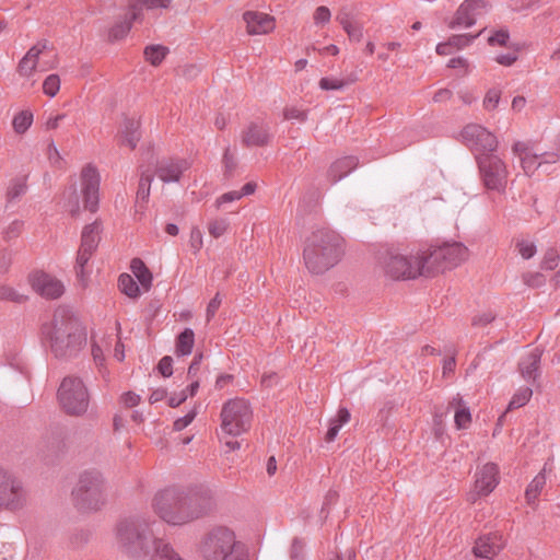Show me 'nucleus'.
<instances>
[{"label":"nucleus","instance_id":"603ef678","mask_svg":"<svg viewBox=\"0 0 560 560\" xmlns=\"http://www.w3.org/2000/svg\"><path fill=\"white\" fill-rule=\"evenodd\" d=\"M523 281L529 288H540L546 283V278L540 272H526L523 275Z\"/></svg>","mask_w":560,"mask_h":560},{"label":"nucleus","instance_id":"bf43d9fd","mask_svg":"<svg viewBox=\"0 0 560 560\" xmlns=\"http://www.w3.org/2000/svg\"><path fill=\"white\" fill-rule=\"evenodd\" d=\"M197 416V409H191L188 413H186L184 417H180L174 421L173 428L175 431H182L185 428H187L196 418Z\"/></svg>","mask_w":560,"mask_h":560},{"label":"nucleus","instance_id":"6ab92c4d","mask_svg":"<svg viewBox=\"0 0 560 560\" xmlns=\"http://www.w3.org/2000/svg\"><path fill=\"white\" fill-rule=\"evenodd\" d=\"M241 139L243 145L247 148L266 147L270 143L272 135L268 124L253 121L242 131Z\"/></svg>","mask_w":560,"mask_h":560},{"label":"nucleus","instance_id":"ddd939ff","mask_svg":"<svg viewBox=\"0 0 560 560\" xmlns=\"http://www.w3.org/2000/svg\"><path fill=\"white\" fill-rule=\"evenodd\" d=\"M462 136L466 145L474 152L477 161L483 154H495L498 140L495 136L485 127L477 124L467 125Z\"/></svg>","mask_w":560,"mask_h":560},{"label":"nucleus","instance_id":"a18cd8bd","mask_svg":"<svg viewBox=\"0 0 560 560\" xmlns=\"http://www.w3.org/2000/svg\"><path fill=\"white\" fill-rule=\"evenodd\" d=\"M132 21L133 20L131 19V11L129 10L128 20H126L124 22H119L116 25H114L109 32V38L113 40H118V39L124 38L130 31Z\"/></svg>","mask_w":560,"mask_h":560},{"label":"nucleus","instance_id":"2f4dec72","mask_svg":"<svg viewBox=\"0 0 560 560\" xmlns=\"http://www.w3.org/2000/svg\"><path fill=\"white\" fill-rule=\"evenodd\" d=\"M130 269L140 284L148 291L152 284V273L140 258H133Z\"/></svg>","mask_w":560,"mask_h":560},{"label":"nucleus","instance_id":"2eb2a0df","mask_svg":"<svg viewBox=\"0 0 560 560\" xmlns=\"http://www.w3.org/2000/svg\"><path fill=\"white\" fill-rule=\"evenodd\" d=\"M28 282L37 294L47 300L59 299L65 293L63 283L57 278L43 271L31 273Z\"/></svg>","mask_w":560,"mask_h":560},{"label":"nucleus","instance_id":"4d7b16f0","mask_svg":"<svg viewBox=\"0 0 560 560\" xmlns=\"http://www.w3.org/2000/svg\"><path fill=\"white\" fill-rule=\"evenodd\" d=\"M347 84L345 80L334 78H322L319 81V88L326 91L342 90Z\"/></svg>","mask_w":560,"mask_h":560},{"label":"nucleus","instance_id":"69168bd1","mask_svg":"<svg viewBox=\"0 0 560 560\" xmlns=\"http://www.w3.org/2000/svg\"><path fill=\"white\" fill-rule=\"evenodd\" d=\"M221 303H222V299L220 296V293H217L214 295V298L210 300V302H209V304L207 306V311H206L207 322H210L214 317V315H215L217 311L219 310Z\"/></svg>","mask_w":560,"mask_h":560},{"label":"nucleus","instance_id":"9d476101","mask_svg":"<svg viewBox=\"0 0 560 560\" xmlns=\"http://www.w3.org/2000/svg\"><path fill=\"white\" fill-rule=\"evenodd\" d=\"M468 248L458 242L445 243L431 250H424L425 264L429 265L428 275L452 269L467 260Z\"/></svg>","mask_w":560,"mask_h":560},{"label":"nucleus","instance_id":"052dcab7","mask_svg":"<svg viewBox=\"0 0 560 560\" xmlns=\"http://www.w3.org/2000/svg\"><path fill=\"white\" fill-rule=\"evenodd\" d=\"M330 18H331L330 10L325 5L318 7L315 10L314 15H313V19H314V22L316 25H324V24L328 23L330 21Z\"/></svg>","mask_w":560,"mask_h":560},{"label":"nucleus","instance_id":"5fc2aeb1","mask_svg":"<svg viewBox=\"0 0 560 560\" xmlns=\"http://www.w3.org/2000/svg\"><path fill=\"white\" fill-rule=\"evenodd\" d=\"M47 158L54 167L61 168L63 166V158L52 141L48 144Z\"/></svg>","mask_w":560,"mask_h":560},{"label":"nucleus","instance_id":"e433bc0d","mask_svg":"<svg viewBox=\"0 0 560 560\" xmlns=\"http://www.w3.org/2000/svg\"><path fill=\"white\" fill-rule=\"evenodd\" d=\"M120 291L129 298L136 299L140 295V289L133 278L128 273H122L118 278Z\"/></svg>","mask_w":560,"mask_h":560},{"label":"nucleus","instance_id":"5701e85b","mask_svg":"<svg viewBox=\"0 0 560 560\" xmlns=\"http://www.w3.org/2000/svg\"><path fill=\"white\" fill-rule=\"evenodd\" d=\"M512 151L520 159L521 166L526 175L532 176L540 168L538 153L534 152L528 143L516 141Z\"/></svg>","mask_w":560,"mask_h":560},{"label":"nucleus","instance_id":"3c124183","mask_svg":"<svg viewBox=\"0 0 560 560\" xmlns=\"http://www.w3.org/2000/svg\"><path fill=\"white\" fill-rule=\"evenodd\" d=\"M222 163L224 167V174L226 176H231L237 166V162L234 153L231 152L230 147L224 150Z\"/></svg>","mask_w":560,"mask_h":560},{"label":"nucleus","instance_id":"f3484780","mask_svg":"<svg viewBox=\"0 0 560 560\" xmlns=\"http://www.w3.org/2000/svg\"><path fill=\"white\" fill-rule=\"evenodd\" d=\"M189 168L190 162L187 159L165 158L156 163L155 174L164 184L178 183Z\"/></svg>","mask_w":560,"mask_h":560},{"label":"nucleus","instance_id":"20e7f679","mask_svg":"<svg viewBox=\"0 0 560 560\" xmlns=\"http://www.w3.org/2000/svg\"><path fill=\"white\" fill-rule=\"evenodd\" d=\"M342 254V237L328 228H320L306 238L303 258L312 273L322 275L337 265Z\"/></svg>","mask_w":560,"mask_h":560},{"label":"nucleus","instance_id":"393cba45","mask_svg":"<svg viewBox=\"0 0 560 560\" xmlns=\"http://www.w3.org/2000/svg\"><path fill=\"white\" fill-rule=\"evenodd\" d=\"M358 163L359 161L355 156H345L336 160L328 171V177L330 182L336 184L341 180L357 168Z\"/></svg>","mask_w":560,"mask_h":560},{"label":"nucleus","instance_id":"13d9d810","mask_svg":"<svg viewBox=\"0 0 560 560\" xmlns=\"http://www.w3.org/2000/svg\"><path fill=\"white\" fill-rule=\"evenodd\" d=\"M189 245L194 253H198L203 246V235L199 228L195 226L190 231Z\"/></svg>","mask_w":560,"mask_h":560},{"label":"nucleus","instance_id":"1a4fd4ad","mask_svg":"<svg viewBox=\"0 0 560 560\" xmlns=\"http://www.w3.org/2000/svg\"><path fill=\"white\" fill-rule=\"evenodd\" d=\"M62 410L70 416H82L88 411L90 395L83 381L77 376H66L57 392Z\"/></svg>","mask_w":560,"mask_h":560},{"label":"nucleus","instance_id":"8fccbe9b","mask_svg":"<svg viewBox=\"0 0 560 560\" xmlns=\"http://www.w3.org/2000/svg\"><path fill=\"white\" fill-rule=\"evenodd\" d=\"M516 249L524 259H529L536 254V245L529 240H518L516 242Z\"/></svg>","mask_w":560,"mask_h":560},{"label":"nucleus","instance_id":"6e6552de","mask_svg":"<svg viewBox=\"0 0 560 560\" xmlns=\"http://www.w3.org/2000/svg\"><path fill=\"white\" fill-rule=\"evenodd\" d=\"M220 418L222 432L231 436H238L249 430L253 411L247 400L233 398L223 404Z\"/></svg>","mask_w":560,"mask_h":560},{"label":"nucleus","instance_id":"c9c22d12","mask_svg":"<svg viewBox=\"0 0 560 560\" xmlns=\"http://www.w3.org/2000/svg\"><path fill=\"white\" fill-rule=\"evenodd\" d=\"M27 190L26 177L13 178L7 189L8 202H14L20 199Z\"/></svg>","mask_w":560,"mask_h":560},{"label":"nucleus","instance_id":"4468645a","mask_svg":"<svg viewBox=\"0 0 560 560\" xmlns=\"http://www.w3.org/2000/svg\"><path fill=\"white\" fill-rule=\"evenodd\" d=\"M100 173L95 166L88 164L81 172V186L84 201V208L91 212H96L100 201Z\"/></svg>","mask_w":560,"mask_h":560},{"label":"nucleus","instance_id":"09e8293b","mask_svg":"<svg viewBox=\"0 0 560 560\" xmlns=\"http://www.w3.org/2000/svg\"><path fill=\"white\" fill-rule=\"evenodd\" d=\"M60 89V79L57 74H49L43 83V91L46 95L54 97Z\"/></svg>","mask_w":560,"mask_h":560},{"label":"nucleus","instance_id":"a878e982","mask_svg":"<svg viewBox=\"0 0 560 560\" xmlns=\"http://www.w3.org/2000/svg\"><path fill=\"white\" fill-rule=\"evenodd\" d=\"M541 359V351L538 348H535L526 355H524L520 363V372L522 376L527 381H535L537 377L539 363Z\"/></svg>","mask_w":560,"mask_h":560},{"label":"nucleus","instance_id":"9b49d317","mask_svg":"<svg viewBox=\"0 0 560 560\" xmlns=\"http://www.w3.org/2000/svg\"><path fill=\"white\" fill-rule=\"evenodd\" d=\"M477 163L486 188L503 192L506 188L509 176L504 161L497 154H483Z\"/></svg>","mask_w":560,"mask_h":560},{"label":"nucleus","instance_id":"c85d7f7f","mask_svg":"<svg viewBox=\"0 0 560 560\" xmlns=\"http://www.w3.org/2000/svg\"><path fill=\"white\" fill-rule=\"evenodd\" d=\"M448 408L455 411L454 421L457 429H466L471 423L470 410L459 395L450 401Z\"/></svg>","mask_w":560,"mask_h":560},{"label":"nucleus","instance_id":"79ce46f5","mask_svg":"<svg viewBox=\"0 0 560 560\" xmlns=\"http://www.w3.org/2000/svg\"><path fill=\"white\" fill-rule=\"evenodd\" d=\"M93 254H94L93 252L84 250L83 248H79V250H78L77 260H75V271H77V277L81 281H84L86 278L85 265L89 262V260Z\"/></svg>","mask_w":560,"mask_h":560},{"label":"nucleus","instance_id":"0eeeda50","mask_svg":"<svg viewBox=\"0 0 560 560\" xmlns=\"http://www.w3.org/2000/svg\"><path fill=\"white\" fill-rule=\"evenodd\" d=\"M385 273L394 279H416L420 276L429 277V265L425 264L424 252L418 250L415 254L402 255L387 252L382 260Z\"/></svg>","mask_w":560,"mask_h":560},{"label":"nucleus","instance_id":"e2e57ef3","mask_svg":"<svg viewBox=\"0 0 560 560\" xmlns=\"http://www.w3.org/2000/svg\"><path fill=\"white\" fill-rule=\"evenodd\" d=\"M304 552V542L300 538H294L290 548V557L292 560H302Z\"/></svg>","mask_w":560,"mask_h":560},{"label":"nucleus","instance_id":"58836bf2","mask_svg":"<svg viewBox=\"0 0 560 560\" xmlns=\"http://www.w3.org/2000/svg\"><path fill=\"white\" fill-rule=\"evenodd\" d=\"M167 54V48L162 45H151L144 49L145 59L152 65L158 66Z\"/></svg>","mask_w":560,"mask_h":560},{"label":"nucleus","instance_id":"f257e3e1","mask_svg":"<svg viewBox=\"0 0 560 560\" xmlns=\"http://www.w3.org/2000/svg\"><path fill=\"white\" fill-rule=\"evenodd\" d=\"M215 505L212 491L205 486L166 489L158 493L153 509L161 520L182 526L209 513Z\"/></svg>","mask_w":560,"mask_h":560},{"label":"nucleus","instance_id":"864d4df0","mask_svg":"<svg viewBox=\"0 0 560 560\" xmlns=\"http://www.w3.org/2000/svg\"><path fill=\"white\" fill-rule=\"evenodd\" d=\"M559 254L556 249L549 248L542 258L541 268L546 270H552L558 266Z\"/></svg>","mask_w":560,"mask_h":560},{"label":"nucleus","instance_id":"680f3d73","mask_svg":"<svg viewBox=\"0 0 560 560\" xmlns=\"http://www.w3.org/2000/svg\"><path fill=\"white\" fill-rule=\"evenodd\" d=\"M159 372L164 377H170L173 374V359L170 355L163 357L158 364Z\"/></svg>","mask_w":560,"mask_h":560},{"label":"nucleus","instance_id":"a211bd4d","mask_svg":"<svg viewBox=\"0 0 560 560\" xmlns=\"http://www.w3.org/2000/svg\"><path fill=\"white\" fill-rule=\"evenodd\" d=\"M499 483V467L494 463H487L476 474V494H470L469 500L476 501L477 495H488Z\"/></svg>","mask_w":560,"mask_h":560},{"label":"nucleus","instance_id":"39448f33","mask_svg":"<svg viewBox=\"0 0 560 560\" xmlns=\"http://www.w3.org/2000/svg\"><path fill=\"white\" fill-rule=\"evenodd\" d=\"M198 551L205 560H248L244 546L232 530L215 527L200 540Z\"/></svg>","mask_w":560,"mask_h":560},{"label":"nucleus","instance_id":"6e6d98bb","mask_svg":"<svg viewBox=\"0 0 560 560\" xmlns=\"http://www.w3.org/2000/svg\"><path fill=\"white\" fill-rule=\"evenodd\" d=\"M501 97V92L497 89H491L487 92L483 98V107L487 110H493L497 108Z\"/></svg>","mask_w":560,"mask_h":560},{"label":"nucleus","instance_id":"dca6fc26","mask_svg":"<svg viewBox=\"0 0 560 560\" xmlns=\"http://www.w3.org/2000/svg\"><path fill=\"white\" fill-rule=\"evenodd\" d=\"M487 8L486 0H465L456 10L453 20L448 23L450 28L470 27L477 18L481 15Z\"/></svg>","mask_w":560,"mask_h":560},{"label":"nucleus","instance_id":"4c0bfd02","mask_svg":"<svg viewBox=\"0 0 560 560\" xmlns=\"http://www.w3.org/2000/svg\"><path fill=\"white\" fill-rule=\"evenodd\" d=\"M33 122V114L27 110H23L18 113L13 120L12 126L16 133H24L32 125Z\"/></svg>","mask_w":560,"mask_h":560},{"label":"nucleus","instance_id":"412c9836","mask_svg":"<svg viewBox=\"0 0 560 560\" xmlns=\"http://www.w3.org/2000/svg\"><path fill=\"white\" fill-rule=\"evenodd\" d=\"M504 540L498 533H490L480 536L472 548V552L477 558L492 559L503 548Z\"/></svg>","mask_w":560,"mask_h":560},{"label":"nucleus","instance_id":"473e14b6","mask_svg":"<svg viewBox=\"0 0 560 560\" xmlns=\"http://www.w3.org/2000/svg\"><path fill=\"white\" fill-rule=\"evenodd\" d=\"M350 420V412L347 408H340L337 416L329 421V428L326 433V441L332 442L339 433L340 428Z\"/></svg>","mask_w":560,"mask_h":560},{"label":"nucleus","instance_id":"49530a36","mask_svg":"<svg viewBox=\"0 0 560 560\" xmlns=\"http://www.w3.org/2000/svg\"><path fill=\"white\" fill-rule=\"evenodd\" d=\"M510 33L508 28H500L488 37V44L490 46H509Z\"/></svg>","mask_w":560,"mask_h":560},{"label":"nucleus","instance_id":"423d86ee","mask_svg":"<svg viewBox=\"0 0 560 560\" xmlns=\"http://www.w3.org/2000/svg\"><path fill=\"white\" fill-rule=\"evenodd\" d=\"M74 505L84 512L98 511L107 499V487L101 472L88 470L80 475L72 491Z\"/></svg>","mask_w":560,"mask_h":560},{"label":"nucleus","instance_id":"7ed1b4c3","mask_svg":"<svg viewBox=\"0 0 560 560\" xmlns=\"http://www.w3.org/2000/svg\"><path fill=\"white\" fill-rule=\"evenodd\" d=\"M42 332L50 351L58 359L75 357L86 342V334L80 320L66 307H58Z\"/></svg>","mask_w":560,"mask_h":560},{"label":"nucleus","instance_id":"c03bdc74","mask_svg":"<svg viewBox=\"0 0 560 560\" xmlns=\"http://www.w3.org/2000/svg\"><path fill=\"white\" fill-rule=\"evenodd\" d=\"M485 30H481L479 33L471 35V34H459V35H453L448 38L450 44L453 48L456 49H463L467 46H469L478 36H480L483 33Z\"/></svg>","mask_w":560,"mask_h":560},{"label":"nucleus","instance_id":"ea45409f","mask_svg":"<svg viewBox=\"0 0 560 560\" xmlns=\"http://www.w3.org/2000/svg\"><path fill=\"white\" fill-rule=\"evenodd\" d=\"M532 395H533V390L530 387H528V386L521 387L512 397V399L508 406V410L521 408V407L525 406L528 402V400L530 399Z\"/></svg>","mask_w":560,"mask_h":560},{"label":"nucleus","instance_id":"bb28decb","mask_svg":"<svg viewBox=\"0 0 560 560\" xmlns=\"http://www.w3.org/2000/svg\"><path fill=\"white\" fill-rule=\"evenodd\" d=\"M102 229V222L98 220L85 225L81 233L80 248L94 253L101 241Z\"/></svg>","mask_w":560,"mask_h":560},{"label":"nucleus","instance_id":"7c9ffc66","mask_svg":"<svg viewBox=\"0 0 560 560\" xmlns=\"http://www.w3.org/2000/svg\"><path fill=\"white\" fill-rule=\"evenodd\" d=\"M195 345V332L191 328H185L176 338L175 352L179 357L189 355Z\"/></svg>","mask_w":560,"mask_h":560},{"label":"nucleus","instance_id":"f03ea898","mask_svg":"<svg viewBox=\"0 0 560 560\" xmlns=\"http://www.w3.org/2000/svg\"><path fill=\"white\" fill-rule=\"evenodd\" d=\"M119 548L132 560H185L163 539L155 538L148 518L126 517L116 525Z\"/></svg>","mask_w":560,"mask_h":560},{"label":"nucleus","instance_id":"b1692460","mask_svg":"<svg viewBox=\"0 0 560 560\" xmlns=\"http://www.w3.org/2000/svg\"><path fill=\"white\" fill-rule=\"evenodd\" d=\"M336 21L342 26L350 40L360 42L363 38V24L357 20L352 9L341 8L336 15Z\"/></svg>","mask_w":560,"mask_h":560},{"label":"nucleus","instance_id":"f704fd0d","mask_svg":"<svg viewBox=\"0 0 560 560\" xmlns=\"http://www.w3.org/2000/svg\"><path fill=\"white\" fill-rule=\"evenodd\" d=\"M545 485L546 476L544 468L538 475L535 476V478L527 486V489L525 491V498L527 500V503L532 504L535 502V500L538 498L541 490L544 489Z\"/></svg>","mask_w":560,"mask_h":560},{"label":"nucleus","instance_id":"774afa93","mask_svg":"<svg viewBox=\"0 0 560 560\" xmlns=\"http://www.w3.org/2000/svg\"><path fill=\"white\" fill-rule=\"evenodd\" d=\"M517 60V55L513 52L500 54L495 57V61L502 66H512Z\"/></svg>","mask_w":560,"mask_h":560},{"label":"nucleus","instance_id":"de8ad7c7","mask_svg":"<svg viewBox=\"0 0 560 560\" xmlns=\"http://www.w3.org/2000/svg\"><path fill=\"white\" fill-rule=\"evenodd\" d=\"M24 222L21 220H13L4 230H3V238L9 242L19 237L23 231Z\"/></svg>","mask_w":560,"mask_h":560},{"label":"nucleus","instance_id":"aec40b11","mask_svg":"<svg viewBox=\"0 0 560 560\" xmlns=\"http://www.w3.org/2000/svg\"><path fill=\"white\" fill-rule=\"evenodd\" d=\"M243 20L249 35L268 34L276 26L275 18L264 12L246 11L243 14Z\"/></svg>","mask_w":560,"mask_h":560},{"label":"nucleus","instance_id":"72a5a7b5","mask_svg":"<svg viewBox=\"0 0 560 560\" xmlns=\"http://www.w3.org/2000/svg\"><path fill=\"white\" fill-rule=\"evenodd\" d=\"M153 180V174L150 170H142L140 174V180L137 190L136 202L140 205L145 203L150 197L151 183Z\"/></svg>","mask_w":560,"mask_h":560},{"label":"nucleus","instance_id":"f8f14e48","mask_svg":"<svg viewBox=\"0 0 560 560\" xmlns=\"http://www.w3.org/2000/svg\"><path fill=\"white\" fill-rule=\"evenodd\" d=\"M28 499L23 482L8 470L0 468V508L10 511L23 509Z\"/></svg>","mask_w":560,"mask_h":560},{"label":"nucleus","instance_id":"a19ab883","mask_svg":"<svg viewBox=\"0 0 560 560\" xmlns=\"http://www.w3.org/2000/svg\"><path fill=\"white\" fill-rule=\"evenodd\" d=\"M229 220L223 218L212 219L207 225L209 234L214 238H219L224 235L229 230Z\"/></svg>","mask_w":560,"mask_h":560},{"label":"nucleus","instance_id":"338daca9","mask_svg":"<svg viewBox=\"0 0 560 560\" xmlns=\"http://www.w3.org/2000/svg\"><path fill=\"white\" fill-rule=\"evenodd\" d=\"M238 199H241V195L238 194L237 190L229 191V192L223 194L222 196H220L217 199L215 206H217V208H220L224 203L233 202Z\"/></svg>","mask_w":560,"mask_h":560},{"label":"nucleus","instance_id":"4be33fe9","mask_svg":"<svg viewBox=\"0 0 560 560\" xmlns=\"http://www.w3.org/2000/svg\"><path fill=\"white\" fill-rule=\"evenodd\" d=\"M47 46L48 42L43 40L38 42L27 50V52L19 61L16 68V71L21 77L27 79L33 77L38 66L39 56L47 48Z\"/></svg>","mask_w":560,"mask_h":560},{"label":"nucleus","instance_id":"37998d69","mask_svg":"<svg viewBox=\"0 0 560 560\" xmlns=\"http://www.w3.org/2000/svg\"><path fill=\"white\" fill-rule=\"evenodd\" d=\"M0 301H10L14 303H24L27 296L19 293L14 288L8 284L0 285Z\"/></svg>","mask_w":560,"mask_h":560},{"label":"nucleus","instance_id":"c756f323","mask_svg":"<svg viewBox=\"0 0 560 560\" xmlns=\"http://www.w3.org/2000/svg\"><path fill=\"white\" fill-rule=\"evenodd\" d=\"M172 0H130L129 10L131 19L139 20L143 9L153 10L158 8H168Z\"/></svg>","mask_w":560,"mask_h":560},{"label":"nucleus","instance_id":"cd10ccee","mask_svg":"<svg viewBox=\"0 0 560 560\" xmlns=\"http://www.w3.org/2000/svg\"><path fill=\"white\" fill-rule=\"evenodd\" d=\"M121 143L135 149L141 138L140 121L135 118H125L120 130Z\"/></svg>","mask_w":560,"mask_h":560},{"label":"nucleus","instance_id":"0e129e2a","mask_svg":"<svg viewBox=\"0 0 560 560\" xmlns=\"http://www.w3.org/2000/svg\"><path fill=\"white\" fill-rule=\"evenodd\" d=\"M538 156L541 168L547 165L557 163L560 159V152L558 150L556 152H542L538 153Z\"/></svg>","mask_w":560,"mask_h":560}]
</instances>
